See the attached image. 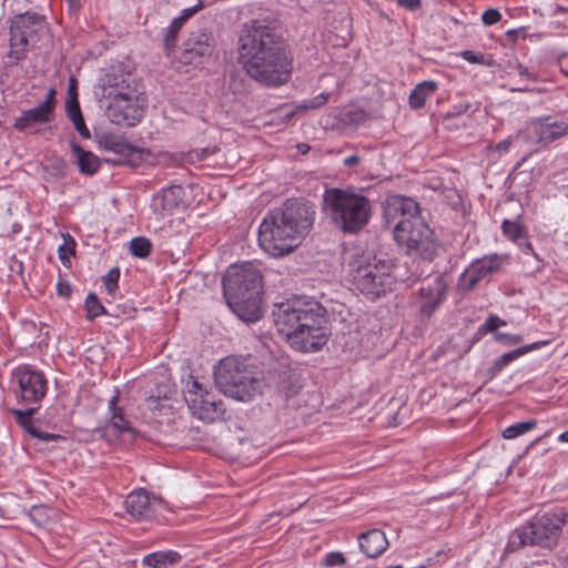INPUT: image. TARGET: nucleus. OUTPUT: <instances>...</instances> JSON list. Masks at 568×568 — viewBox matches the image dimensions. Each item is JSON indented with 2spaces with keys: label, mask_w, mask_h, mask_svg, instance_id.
Masks as SVG:
<instances>
[{
  "label": "nucleus",
  "mask_w": 568,
  "mask_h": 568,
  "mask_svg": "<svg viewBox=\"0 0 568 568\" xmlns=\"http://www.w3.org/2000/svg\"><path fill=\"white\" fill-rule=\"evenodd\" d=\"M206 150H202L201 152L193 151L187 154V160L190 162L201 161L203 159V155L206 153Z\"/></svg>",
  "instance_id": "nucleus-54"
},
{
  "label": "nucleus",
  "mask_w": 568,
  "mask_h": 568,
  "mask_svg": "<svg viewBox=\"0 0 568 568\" xmlns=\"http://www.w3.org/2000/svg\"><path fill=\"white\" fill-rule=\"evenodd\" d=\"M559 440L562 443H568V430H566L559 435Z\"/></svg>",
  "instance_id": "nucleus-57"
},
{
  "label": "nucleus",
  "mask_w": 568,
  "mask_h": 568,
  "mask_svg": "<svg viewBox=\"0 0 568 568\" xmlns=\"http://www.w3.org/2000/svg\"><path fill=\"white\" fill-rule=\"evenodd\" d=\"M358 542L361 550L368 558H376L382 555L387 546L388 540L385 534L379 529H371L358 536Z\"/></svg>",
  "instance_id": "nucleus-22"
},
{
  "label": "nucleus",
  "mask_w": 568,
  "mask_h": 568,
  "mask_svg": "<svg viewBox=\"0 0 568 568\" xmlns=\"http://www.w3.org/2000/svg\"><path fill=\"white\" fill-rule=\"evenodd\" d=\"M49 511V509L44 506H36V507H32V509L30 510V518L38 525V526H45L47 525V519H48V515L47 513Z\"/></svg>",
  "instance_id": "nucleus-39"
},
{
  "label": "nucleus",
  "mask_w": 568,
  "mask_h": 568,
  "mask_svg": "<svg viewBox=\"0 0 568 568\" xmlns=\"http://www.w3.org/2000/svg\"><path fill=\"white\" fill-rule=\"evenodd\" d=\"M185 402L192 414L206 423L224 418L225 407L221 399H215L207 388L196 379L187 382L184 394Z\"/></svg>",
  "instance_id": "nucleus-11"
},
{
  "label": "nucleus",
  "mask_w": 568,
  "mask_h": 568,
  "mask_svg": "<svg viewBox=\"0 0 568 568\" xmlns=\"http://www.w3.org/2000/svg\"><path fill=\"white\" fill-rule=\"evenodd\" d=\"M293 115H294V111H291L290 113H287V114L285 115V118L290 120V119H292V118H293Z\"/></svg>",
  "instance_id": "nucleus-59"
},
{
  "label": "nucleus",
  "mask_w": 568,
  "mask_h": 568,
  "mask_svg": "<svg viewBox=\"0 0 568 568\" xmlns=\"http://www.w3.org/2000/svg\"><path fill=\"white\" fill-rule=\"evenodd\" d=\"M345 557L342 552L333 551L326 555L325 557V566L333 567V566H339L345 564Z\"/></svg>",
  "instance_id": "nucleus-44"
},
{
  "label": "nucleus",
  "mask_w": 568,
  "mask_h": 568,
  "mask_svg": "<svg viewBox=\"0 0 568 568\" xmlns=\"http://www.w3.org/2000/svg\"><path fill=\"white\" fill-rule=\"evenodd\" d=\"M120 278V271L119 268L114 267L111 268L106 275L103 277L106 292L110 295H114L116 288H118V282Z\"/></svg>",
  "instance_id": "nucleus-38"
},
{
  "label": "nucleus",
  "mask_w": 568,
  "mask_h": 568,
  "mask_svg": "<svg viewBox=\"0 0 568 568\" xmlns=\"http://www.w3.org/2000/svg\"><path fill=\"white\" fill-rule=\"evenodd\" d=\"M52 115L48 102H41L36 108L23 111L21 116L16 119L14 128L19 131L36 132L37 125L49 123Z\"/></svg>",
  "instance_id": "nucleus-20"
},
{
  "label": "nucleus",
  "mask_w": 568,
  "mask_h": 568,
  "mask_svg": "<svg viewBox=\"0 0 568 568\" xmlns=\"http://www.w3.org/2000/svg\"><path fill=\"white\" fill-rule=\"evenodd\" d=\"M525 245L527 246V248L531 250V244L529 242H525Z\"/></svg>",
  "instance_id": "nucleus-61"
},
{
  "label": "nucleus",
  "mask_w": 568,
  "mask_h": 568,
  "mask_svg": "<svg viewBox=\"0 0 568 568\" xmlns=\"http://www.w3.org/2000/svg\"><path fill=\"white\" fill-rule=\"evenodd\" d=\"M398 3L409 10H414L419 7L420 0H398Z\"/></svg>",
  "instance_id": "nucleus-53"
},
{
  "label": "nucleus",
  "mask_w": 568,
  "mask_h": 568,
  "mask_svg": "<svg viewBox=\"0 0 568 568\" xmlns=\"http://www.w3.org/2000/svg\"><path fill=\"white\" fill-rule=\"evenodd\" d=\"M55 94H57L55 89H53V88L49 89L47 97L43 101V102H48V105H49V109L51 112H54V109H55Z\"/></svg>",
  "instance_id": "nucleus-50"
},
{
  "label": "nucleus",
  "mask_w": 568,
  "mask_h": 568,
  "mask_svg": "<svg viewBox=\"0 0 568 568\" xmlns=\"http://www.w3.org/2000/svg\"><path fill=\"white\" fill-rule=\"evenodd\" d=\"M16 415L17 422L20 426L24 428V430L33 438H37L41 442H53L60 438L59 435H54L48 432H42L36 426V422L32 419V415L34 413V408H30L26 412L22 410H13Z\"/></svg>",
  "instance_id": "nucleus-23"
},
{
  "label": "nucleus",
  "mask_w": 568,
  "mask_h": 568,
  "mask_svg": "<svg viewBox=\"0 0 568 568\" xmlns=\"http://www.w3.org/2000/svg\"><path fill=\"white\" fill-rule=\"evenodd\" d=\"M181 559V555L176 551H159L153 552L144 557L143 561L146 566L152 568H168L178 564Z\"/></svg>",
  "instance_id": "nucleus-28"
},
{
  "label": "nucleus",
  "mask_w": 568,
  "mask_h": 568,
  "mask_svg": "<svg viewBox=\"0 0 568 568\" xmlns=\"http://www.w3.org/2000/svg\"><path fill=\"white\" fill-rule=\"evenodd\" d=\"M505 321L500 320L498 316L496 315H490L485 325H484V328L486 332H490V333H497V327L500 326V325H505Z\"/></svg>",
  "instance_id": "nucleus-45"
},
{
  "label": "nucleus",
  "mask_w": 568,
  "mask_h": 568,
  "mask_svg": "<svg viewBox=\"0 0 568 568\" xmlns=\"http://www.w3.org/2000/svg\"><path fill=\"white\" fill-rule=\"evenodd\" d=\"M130 251L136 257H146L151 251V243L145 237H135L130 243Z\"/></svg>",
  "instance_id": "nucleus-35"
},
{
  "label": "nucleus",
  "mask_w": 568,
  "mask_h": 568,
  "mask_svg": "<svg viewBox=\"0 0 568 568\" xmlns=\"http://www.w3.org/2000/svg\"><path fill=\"white\" fill-rule=\"evenodd\" d=\"M568 134V123L551 122L550 118H540L527 123L525 130L519 133L527 142L547 145Z\"/></svg>",
  "instance_id": "nucleus-15"
},
{
  "label": "nucleus",
  "mask_w": 568,
  "mask_h": 568,
  "mask_svg": "<svg viewBox=\"0 0 568 568\" xmlns=\"http://www.w3.org/2000/svg\"><path fill=\"white\" fill-rule=\"evenodd\" d=\"M546 342H539V343H532L530 345H526L519 348H516L514 351H510L508 353H505L500 357H498L493 366L489 368L488 373L490 376H495L497 373H499L506 365L511 363L513 361L519 358L520 356L525 355L526 353L538 348L540 345H545Z\"/></svg>",
  "instance_id": "nucleus-25"
},
{
  "label": "nucleus",
  "mask_w": 568,
  "mask_h": 568,
  "mask_svg": "<svg viewBox=\"0 0 568 568\" xmlns=\"http://www.w3.org/2000/svg\"><path fill=\"white\" fill-rule=\"evenodd\" d=\"M100 144L106 151H112L121 155H130L134 149L126 140L116 134H105L102 136Z\"/></svg>",
  "instance_id": "nucleus-29"
},
{
  "label": "nucleus",
  "mask_w": 568,
  "mask_h": 568,
  "mask_svg": "<svg viewBox=\"0 0 568 568\" xmlns=\"http://www.w3.org/2000/svg\"><path fill=\"white\" fill-rule=\"evenodd\" d=\"M462 57L470 62V63H483L484 62V55L483 54H477L475 53L474 51L471 50H465L462 52Z\"/></svg>",
  "instance_id": "nucleus-48"
},
{
  "label": "nucleus",
  "mask_w": 568,
  "mask_h": 568,
  "mask_svg": "<svg viewBox=\"0 0 568 568\" xmlns=\"http://www.w3.org/2000/svg\"><path fill=\"white\" fill-rule=\"evenodd\" d=\"M133 79L131 74H126L125 82L123 84L119 85V90L111 89L110 92H108V99H114V98H124V93L129 94V90L133 92H138L136 88L132 84Z\"/></svg>",
  "instance_id": "nucleus-37"
},
{
  "label": "nucleus",
  "mask_w": 568,
  "mask_h": 568,
  "mask_svg": "<svg viewBox=\"0 0 568 568\" xmlns=\"http://www.w3.org/2000/svg\"><path fill=\"white\" fill-rule=\"evenodd\" d=\"M448 283L443 275L428 276L422 281L417 292V305L424 317H430L447 295Z\"/></svg>",
  "instance_id": "nucleus-12"
},
{
  "label": "nucleus",
  "mask_w": 568,
  "mask_h": 568,
  "mask_svg": "<svg viewBox=\"0 0 568 568\" xmlns=\"http://www.w3.org/2000/svg\"><path fill=\"white\" fill-rule=\"evenodd\" d=\"M483 22L486 26H493L501 19V14L497 9H487L483 13Z\"/></svg>",
  "instance_id": "nucleus-43"
},
{
  "label": "nucleus",
  "mask_w": 568,
  "mask_h": 568,
  "mask_svg": "<svg viewBox=\"0 0 568 568\" xmlns=\"http://www.w3.org/2000/svg\"><path fill=\"white\" fill-rule=\"evenodd\" d=\"M513 143V139L511 136L498 142L496 145H495V150L499 153H503V152H506L508 151V149L510 148Z\"/></svg>",
  "instance_id": "nucleus-51"
},
{
  "label": "nucleus",
  "mask_w": 568,
  "mask_h": 568,
  "mask_svg": "<svg viewBox=\"0 0 568 568\" xmlns=\"http://www.w3.org/2000/svg\"><path fill=\"white\" fill-rule=\"evenodd\" d=\"M503 233L514 242H518L526 237L525 229L515 221L505 220L501 224Z\"/></svg>",
  "instance_id": "nucleus-32"
},
{
  "label": "nucleus",
  "mask_w": 568,
  "mask_h": 568,
  "mask_svg": "<svg viewBox=\"0 0 568 568\" xmlns=\"http://www.w3.org/2000/svg\"><path fill=\"white\" fill-rule=\"evenodd\" d=\"M327 100H328V94L322 93V94L315 97L314 99H312L311 101L305 102L302 105H298L296 109L297 110L316 109V108L324 105L327 102Z\"/></svg>",
  "instance_id": "nucleus-40"
},
{
  "label": "nucleus",
  "mask_w": 568,
  "mask_h": 568,
  "mask_svg": "<svg viewBox=\"0 0 568 568\" xmlns=\"http://www.w3.org/2000/svg\"><path fill=\"white\" fill-rule=\"evenodd\" d=\"M49 37V28L41 16L30 12L16 16L10 26L8 58L11 63L17 64L26 59L31 48L38 47Z\"/></svg>",
  "instance_id": "nucleus-7"
},
{
  "label": "nucleus",
  "mask_w": 568,
  "mask_h": 568,
  "mask_svg": "<svg viewBox=\"0 0 568 568\" xmlns=\"http://www.w3.org/2000/svg\"><path fill=\"white\" fill-rule=\"evenodd\" d=\"M139 92L129 90L124 98L110 99L108 113L111 121L118 125L133 126L143 118V109L139 104Z\"/></svg>",
  "instance_id": "nucleus-14"
},
{
  "label": "nucleus",
  "mask_w": 568,
  "mask_h": 568,
  "mask_svg": "<svg viewBox=\"0 0 568 568\" xmlns=\"http://www.w3.org/2000/svg\"><path fill=\"white\" fill-rule=\"evenodd\" d=\"M503 262V256L498 254L487 255L474 261L462 274L458 283L459 287L464 291L474 290L481 280L498 272Z\"/></svg>",
  "instance_id": "nucleus-16"
},
{
  "label": "nucleus",
  "mask_w": 568,
  "mask_h": 568,
  "mask_svg": "<svg viewBox=\"0 0 568 568\" xmlns=\"http://www.w3.org/2000/svg\"><path fill=\"white\" fill-rule=\"evenodd\" d=\"M71 149L77 159V164L81 173L91 175L98 171L100 162L92 152L85 151L74 142L71 143Z\"/></svg>",
  "instance_id": "nucleus-24"
},
{
  "label": "nucleus",
  "mask_w": 568,
  "mask_h": 568,
  "mask_svg": "<svg viewBox=\"0 0 568 568\" xmlns=\"http://www.w3.org/2000/svg\"><path fill=\"white\" fill-rule=\"evenodd\" d=\"M183 24L173 19L164 36V47L168 51L175 47L179 32Z\"/></svg>",
  "instance_id": "nucleus-36"
},
{
  "label": "nucleus",
  "mask_w": 568,
  "mask_h": 568,
  "mask_svg": "<svg viewBox=\"0 0 568 568\" xmlns=\"http://www.w3.org/2000/svg\"><path fill=\"white\" fill-rule=\"evenodd\" d=\"M517 71H518V73H519V75L521 78H525V79H527L529 81H536L537 80V78L532 73H530L527 68H525L521 64L517 65Z\"/></svg>",
  "instance_id": "nucleus-52"
},
{
  "label": "nucleus",
  "mask_w": 568,
  "mask_h": 568,
  "mask_svg": "<svg viewBox=\"0 0 568 568\" xmlns=\"http://www.w3.org/2000/svg\"><path fill=\"white\" fill-rule=\"evenodd\" d=\"M125 79L126 74L123 72L106 73L102 78V97L108 99V92H110L111 89H114L115 91L119 90V85L123 84Z\"/></svg>",
  "instance_id": "nucleus-31"
},
{
  "label": "nucleus",
  "mask_w": 568,
  "mask_h": 568,
  "mask_svg": "<svg viewBox=\"0 0 568 568\" xmlns=\"http://www.w3.org/2000/svg\"><path fill=\"white\" fill-rule=\"evenodd\" d=\"M301 148L303 153H306L310 150V146L306 144H303Z\"/></svg>",
  "instance_id": "nucleus-58"
},
{
  "label": "nucleus",
  "mask_w": 568,
  "mask_h": 568,
  "mask_svg": "<svg viewBox=\"0 0 568 568\" xmlns=\"http://www.w3.org/2000/svg\"><path fill=\"white\" fill-rule=\"evenodd\" d=\"M359 163V158L357 155H351L344 160L345 166H354Z\"/></svg>",
  "instance_id": "nucleus-56"
},
{
  "label": "nucleus",
  "mask_w": 568,
  "mask_h": 568,
  "mask_svg": "<svg viewBox=\"0 0 568 568\" xmlns=\"http://www.w3.org/2000/svg\"><path fill=\"white\" fill-rule=\"evenodd\" d=\"M87 318L93 321L99 315L105 314L106 311L95 294L90 293L85 300Z\"/></svg>",
  "instance_id": "nucleus-33"
},
{
  "label": "nucleus",
  "mask_w": 568,
  "mask_h": 568,
  "mask_svg": "<svg viewBox=\"0 0 568 568\" xmlns=\"http://www.w3.org/2000/svg\"><path fill=\"white\" fill-rule=\"evenodd\" d=\"M118 396H113L109 402L110 426L119 433H133L130 422L118 406Z\"/></svg>",
  "instance_id": "nucleus-26"
},
{
  "label": "nucleus",
  "mask_w": 568,
  "mask_h": 568,
  "mask_svg": "<svg viewBox=\"0 0 568 568\" xmlns=\"http://www.w3.org/2000/svg\"><path fill=\"white\" fill-rule=\"evenodd\" d=\"M75 130L79 132V134L84 138V139H89L91 136L90 134V131L89 129L87 128L85 123H84V119L83 118H80L78 120H73L72 121Z\"/></svg>",
  "instance_id": "nucleus-47"
},
{
  "label": "nucleus",
  "mask_w": 568,
  "mask_h": 568,
  "mask_svg": "<svg viewBox=\"0 0 568 568\" xmlns=\"http://www.w3.org/2000/svg\"><path fill=\"white\" fill-rule=\"evenodd\" d=\"M215 48V38L204 30L192 31L183 44L179 60L183 64L200 65L205 58L212 55Z\"/></svg>",
  "instance_id": "nucleus-13"
},
{
  "label": "nucleus",
  "mask_w": 568,
  "mask_h": 568,
  "mask_svg": "<svg viewBox=\"0 0 568 568\" xmlns=\"http://www.w3.org/2000/svg\"><path fill=\"white\" fill-rule=\"evenodd\" d=\"M239 62L247 75L266 87H280L291 79L292 59L282 38L267 26L244 27L239 38Z\"/></svg>",
  "instance_id": "nucleus-1"
},
{
  "label": "nucleus",
  "mask_w": 568,
  "mask_h": 568,
  "mask_svg": "<svg viewBox=\"0 0 568 568\" xmlns=\"http://www.w3.org/2000/svg\"><path fill=\"white\" fill-rule=\"evenodd\" d=\"M537 425L535 419L520 422L514 425H510L503 432V437L506 439H514L520 435L526 434L527 432L534 429Z\"/></svg>",
  "instance_id": "nucleus-30"
},
{
  "label": "nucleus",
  "mask_w": 568,
  "mask_h": 568,
  "mask_svg": "<svg viewBox=\"0 0 568 568\" xmlns=\"http://www.w3.org/2000/svg\"><path fill=\"white\" fill-rule=\"evenodd\" d=\"M214 378L224 395L237 400H250L260 386L252 367L236 357H226L219 362Z\"/></svg>",
  "instance_id": "nucleus-6"
},
{
  "label": "nucleus",
  "mask_w": 568,
  "mask_h": 568,
  "mask_svg": "<svg viewBox=\"0 0 568 568\" xmlns=\"http://www.w3.org/2000/svg\"><path fill=\"white\" fill-rule=\"evenodd\" d=\"M14 375L19 383L21 398L24 402L36 403L44 397L47 379L42 373L23 366L19 367Z\"/></svg>",
  "instance_id": "nucleus-17"
},
{
  "label": "nucleus",
  "mask_w": 568,
  "mask_h": 568,
  "mask_svg": "<svg viewBox=\"0 0 568 568\" xmlns=\"http://www.w3.org/2000/svg\"><path fill=\"white\" fill-rule=\"evenodd\" d=\"M73 84H71L69 88V98L65 104L67 115L71 121L83 118L77 93H73Z\"/></svg>",
  "instance_id": "nucleus-34"
},
{
  "label": "nucleus",
  "mask_w": 568,
  "mask_h": 568,
  "mask_svg": "<svg viewBox=\"0 0 568 568\" xmlns=\"http://www.w3.org/2000/svg\"><path fill=\"white\" fill-rule=\"evenodd\" d=\"M384 216L389 226L397 222L412 221L419 217L418 203L410 197L393 195L387 197L384 205Z\"/></svg>",
  "instance_id": "nucleus-18"
},
{
  "label": "nucleus",
  "mask_w": 568,
  "mask_h": 568,
  "mask_svg": "<svg viewBox=\"0 0 568 568\" xmlns=\"http://www.w3.org/2000/svg\"><path fill=\"white\" fill-rule=\"evenodd\" d=\"M394 237L412 256L432 261L436 255L438 244L433 231L420 216L410 222H397L394 226Z\"/></svg>",
  "instance_id": "nucleus-9"
},
{
  "label": "nucleus",
  "mask_w": 568,
  "mask_h": 568,
  "mask_svg": "<svg viewBox=\"0 0 568 568\" xmlns=\"http://www.w3.org/2000/svg\"><path fill=\"white\" fill-rule=\"evenodd\" d=\"M202 8V3H197L192 8L184 9L182 13L175 18L181 24H184L194 13H196Z\"/></svg>",
  "instance_id": "nucleus-46"
},
{
  "label": "nucleus",
  "mask_w": 568,
  "mask_h": 568,
  "mask_svg": "<svg viewBox=\"0 0 568 568\" xmlns=\"http://www.w3.org/2000/svg\"><path fill=\"white\" fill-rule=\"evenodd\" d=\"M315 211L308 203L290 199L262 221L258 244L271 256H283L300 245L314 223Z\"/></svg>",
  "instance_id": "nucleus-3"
},
{
  "label": "nucleus",
  "mask_w": 568,
  "mask_h": 568,
  "mask_svg": "<svg viewBox=\"0 0 568 568\" xmlns=\"http://www.w3.org/2000/svg\"><path fill=\"white\" fill-rule=\"evenodd\" d=\"M128 514L135 520L150 519L154 514L156 504H162L161 498L150 496V494L143 489L133 490L126 496L124 501Z\"/></svg>",
  "instance_id": "nucleus-19"
},
{
  "label": "nucleus",
  "mask_w": 568,
  "mask_h": 568,
  "mask_svg": "<svg viewBox=\"0 0 568 568\" xmlns=\"http://www.w3.org/2000/svg\"><path fill=\"white\" fill-rule=\"evenodd\" d=\"M323 210L343 232L356 233L368 223L371 202L352 190L334 187L324 192Z\"/></svg>",
  "instance_id": "nucleus-5"
},
{
  "label": "nucleus",
  "mask_w": 568,
  "mask_h": 568,
  "mask_svg": "<svg viewBox=\"0 0 568 568\" xmlns=\"http://www.w3.org/2000/svg\"><path fill=\"white\" fill-rule=\"evenodd\" d=\"M58 294L62 297H69L71 295L72 288L71 285L65 281H60L57 284Z\"/></svg>",
  "instance_id": "nucleus-49"
},
{
  "label": "nucleus",
  "mask_w": 568,
  "mask_h": 568,
  "mask_svg": "<svg viewBox=\"0 0 568 568\" xmlns=\"http://www.w3.org/2000/svg\"><path fill=\"white\" fill-rule=\"evenodd\" d=\"M437 84L434 81H424L415 87L409 94V105L413 109H420L426 100L436 91Z\"/></svg>",
  "instance_id": "nucleus-27"
},
{
  "label": "nucleus",
  "mask_w": 568,
  "mask_h": 568,
  "mask_svg": "<svg viewBox=\"0 0 568 568\" xmlns=\"http://www.w3.org/2000/svg\"><path fill=\"white\" fill-rule=\"evenodd\" d=\"M495 338L497 342L505 345H515L523 341V337L520 335H511L506 333H496Z\"/></svg>",
  "instance_id": "nucleus-42"
},
{
  "label": "nucleus",
  "mask_w": 568,
  "mask_h": 568,
  "mask_svg": "<svg viewBox=\"0 0 568 568\" xmlns=\"http://www.w3.org/2000/svg\"><path fill=\"white\" fill-rule=\"evenodd\" d=\"M223 293L229 307L244 322L263 315V276L252 263L231 265L223 277Z\"/></svg>",
  "instance_id": "nucleus-4"
},
{
  "label": "nucleus",
  "mask_w": 568,
  "mask_h": 568,
  "mask_svg": "<svg viewBox=\"0 0 568 568\" xmlns=\"http://www.w3.org/2000/svg\"><path fill=\"white\" fill-rule=\"evenodd\" d=\"M349 276L354 287L371 300H376L392 291L394 285L390 266L384 261L352 266Z\"/></svg>",
  "instance_id": "nucleus-10"
},
{
  "label": "nucleus",
  "mask_w": 568,
  "mask_h": 568,
  "mask_svg": "<svg viewBox=\"0 0 568 568\" xmlns=\"http://www.w3.org/2000/svg\"><path fill=\"white\" fill-rule=\"evenodd\" d=\"M68 237L72 246H68V243L65 242L59 247V257L64 265L70 262V255L74 254L75 245L73 239L70 235H68Z\"/></svg>",
  "instance_id": "nucleus-41"
},
{
  "label": "nucleus",
  "mask_w": 568,
  "mask_h": 568,
  "mask_svg": "<svg viewBox=\"0 0 568 568\" xmlns=\"http://www.w3.org/2000/svg\"><path fill=\"white\" fill-rule=\"evenodd\" d=\"M184 191L180 185H172L162 190L152 199V209L163 217L171 214L174 209L182 202Z\"/></svg>",
  "instance_id": "nucleus-21"
},
{
  "label": "nucleus",
  "mask_w": 568,
  "mask_h": 568,
  "mask_svg": "<svg viewBox=\"0 0 568 568\" xmlns=\"http://www.w3.org/2000/svg\"><path fill=\"white\" fill-rule=\"evenodd\" d=\"M568 520V514H545L527 526L516 530L508 542V549L515 550L525 545H538L551 548L556 545L561 526Z\"/></svg>",
  "instance_id": "nucleus-8"
},
{
  "label": "nucleus",
  "mask_w": 568,
  "mask_h": 568,
  "mask_svg": "<svg viewBox=\"0 0 568 568\" xmlns=\"http://www.w3.org/2000/svg\"><path fill=\"white\" fill-rule=\"evenodd\" d=\"M272 315L278 332L293 348L316 352L327 343L328 316L321 303L296 298L276 304Z\"/></svg>",
  "instance_id": "nucleus-2"
},
{
  "label": "nucleus",
  "mask_w": 568,
  "mask_h": 568,
  "mask_svg": "<svg viewBox=\"0 0 568 568\" xmlns=\"http://www.w3.org/2000/svg\"><path fill=\"white\" fill-rule=\"evenodd\" d=\"M54 169L57 170V175L58 176H63L64 175V169H65L64 161L63 160H57L55 164H54Z\"/></svg>",
  "instance_id": "nucleus-55"
},
{
  "label": "nucleus",
  "mask_w": 568,
  "mask_h": 568,
  "mask_svg": "<svg viewBox=\"0 0 568 568\" xmlns=\"http://www.w3.org/2000/svg\"><path fill=\"white\" fill-rule=\"evenodd\" d=\"M72 6H78L80 0H69Z\"/></svg>",
  "instance_id": "nucleus-60"
}]
</instances>
